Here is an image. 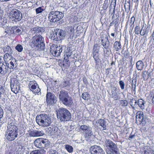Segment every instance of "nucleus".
Masks as SVG:
<instances>
[{"label":"nucleus","mask_w":154,"mask_h":154,"mask_svg":"<svg viewBox=\"0 0 154 154\" xmlns=\"http://www.w3.org/2000/svg\"><path fill=\"white\" fill-rule=\"evenodd\" d=\"M144 154H154V151L151 149L145 150L144 151Z\"/></svg>","instance_id":"8fccbe9b"},{"label":"nucleus","mask_w":154,"mask_h":154,"mask_svg":"<svg viewBox=\"0 0 154 154\" xmlns=\"http://www.w3.org/2000/svg\"><path fill=\"white\" fill-rule=\"evenodd\" d=\"M13 31H14V35H19L21 34L23 31L22 27L18 26H14L12 27Z\"/></svg>","instance_id":"6ab92c4d"},{"label":"nucleus","mask_w":154,"mask_h":154,"mask_svg":"<svg viewBox=\"0 0 154 154\" xmlns=\"http://www.w3.org/2000/svg\"><path fill=\"white\" fill-rule=\"evenodd\" d=\"M59 98L62 103L67 106L70 107L72 104V99L69 96L67 91L63 90L59 94Z\"/></svg>","instance_id":"20e7f679"},{"label":"nucleus","mask_w":154,"mask_h":154,"mask_svg":"<svg viewBox=\"0 0 154 154\" xmlns=\"http://www.w3.org/2000/svg\"><path fill=\"white\" fill-rule=\"evenodd\" d=\"M74 28L73 27L72 28L71 26L69 27L68 28V32L69 34L74 33Z\"/></svg>","instance_id":"052dcab7"},{"label":"nucleus","mask_w":154,"mask_h":154,"mask_svg":"<svg viewBox=\"0 0 154 154\" xmlns=\"http://www.w3.org/2000/svg\"><path fill=\"white\" fill-rule=\"evenodd\" d=\"M44 11V9L41 7H39L35 9V11L37 14L41 13Z\"/></svg>","instance_id":"603ef678"},{"label":"nucleus","mask_w":154,"mask_h":154,"mask_svg":"<svg viewBox=\"0 0 154 154\" xmlns=\"http://www.w3.org/2000/svg\"><path fill=\"white\" fill-rule=\"evenodd\" d=\"M71 85L70 81L69 80H66L62 82L61 86L62 87H65L67 86H69Z\"/></svg>","instance_id":"e433bc0d"},{"label":"nucleus","mask_w":154,"mask_h":154,"mask_svg":"<svg viewBox=\"0 0 154 154\" xmlns=\"http://www.w3.org/2000/svg\"><path fill=\"white\" fill-rule=\"evenodd\" d=\"M42 131H40L36 130L31 131L29 133V135L30 137H36L42 136L44 135Z\"/></svg>","instance_id":"2eb2a0df"},{"label":"nucleus","mask_w":154,"mask_h":154,"mask_svg":"<svg viewBox=\"0 0 154 154\" xmlns=\"http://www.w3.org/2000/svg\"><path fill=\"white\" fill-rule=\"evenodd\" d=\"M108 1H105L104 4H103V9L104 10H106L108 7Z\"/></svg>","instance_id":"4d7b16f0"},{"label":"nucleus","mask_w":154,"mask_h":154,"mask_svg":"<svg viewBox=\"0 0 154 154\" xmlns=\"http://www.w3.org/2000/svg\"><path fill=\"white\" fill-rule=\"evenodd\" d=\"M64 16V13L58 11H51L48 15V20L51 22L55 23L61 19Z\"/></svg>","instance_id":"39448f33"},{"label":"nucleus","mask_w":154,"mask_h":154,"mask_svg":"<svg viewBox=\"0 0 154 154\" xmlns=\"http://www.w3.org/2000/svg\"><path fill=\"white\" fill-rule=\"evenodd\" d=\"M119 85L122 90H123L125 88V84L123 81L122 80H120L119 82Z\"/></svg>","instance_id":"c03bdc74"},{"label":"nucleus","mask_w":154,"mask_h":154,"mask_svg":"<svg viewBox=\"0 0 154 154\" xmlns=\"http://www.w3.org/2000/svg\"><path fill=\"white\" fill-rule=\"evenodd\" d=\"M65 147L66 149L69 153H72L73 152V148L71 145L68 144H65Z\"/></svg>","instance_id":"4c0bfd02"},{"label":"nucleus","mask_w":154,"mask_h":154,"mask_svg":"<svg viewBox=\"0 0 154 154\" xmlns=\"http://www.w3.org/2000/svg\"><path fill=\"white\" fill-rule=\"evenodd\" d=\"M12 13L13 20L17 22L21 20L22 18V14L20 11L18 10H13L12 11Z\"/></svg>","instance_id":"9d476101"},{"label":"nucleus","mask_w":154,"mask_h":154,"mask_svg":"<svg viewBox=\"0 0 154 154\" xmlns=\"http://www.w3.org/2000/svg\"><path fill=\"white\" fill-rule=\"evenodd\" d=\"M122 46L120 42L116 41L114 44L113 48L117 51H118L121 49Z\"/></svg>","instance_id":"c756f323"},{"label":"nucleus","mask_w":154,"mask_h":154,"mask_svg":"<svg viewBox=\"0 0 154 154\" xmlns=\"http://www.w3.org/2000/svg\"><path fill=\"white\" fill-rule=\"evenodd\" d=\"M14 31H13L12 27L6 29L5 30L4 34L5 35L8 36L10 35H14Z\"/></svg>","instance_id":"bb28decb"},{"label":"nucleus","mask_w":154,"mask_h":154,"mask_svg":"<svg viewBox=\"0 0 154 154\" xmlns=\"http://www.w3.org/2000/svg\"><path fill=\"white\" fill-rule=\"evenodd\" d=\"M114 24H115V25L116 26L117 25H118V17L116 18L114 20H112Z\"/></svg>","instance_id":"338daca9"},{"label":"nucleus","mask_w":154,"mask_h":154,"mask_svg":"<svg viewBox=\"0 0 154 154\" xmlns=\"http://www.w3.org/2000/svg\"><path fill=\"white\" fill-rule=\"evenodd\" d=\"M90 151L91 154H105L103 149L96 145L91 146L90 148Z\"/></svg>","instance_id":"6e6552de"},{"label":"nucleus","mask_w":154,"mask_h":154,"mask_svg":"<svg viewBox=\"0 0 154 154\" xmlns=\"http://www.w3.org/2000/svg\"><path fill=\"white\" fill-rule=\"evenodd\" d=\"M4 60L5 62L12 60H16L12 55V54L10 53H5L3 57Z\"/></svg>","instance_id":"412c9836"},{"label":"nucleus","mask_w":154,"mask_h":154,"mask_svg":"<svg viewBox=\"0 0 154 154\" xmlns=\"http://www.w3.org/2000/svg\"><path fill=\"white\" fill-rule=\"evenodd\" d=\"M93 56L95 61L96 65L98 64V63L100 61V56L99 55V53H93Z\"/></svg>","instance_id":"473e14b6"},{"label":"nucleus","mask_w":154,"mask_h":154,"mask_svg":"<svg viewBox=\"0 0 154 154\" xmlns=\"http://www.w3.org/2000/svg\"><path fill=\"white\" fill-rule=\"evenodd\" d=\"M5 87L1 85H0V92L4 94L5 92Z\"/></svg>","instance_id":"13d9d810"},{"label":"nucleus","mask_w":154,"mask_h":154,"mask_svg":"<svg viewBox=\"0 0 154 154\" xmlns=\"http://www.w3.org/2000/svg\"><path fill=\"white\" fill-rule=\"evenodd\" d=\"M147 72L146 71H144L142 73V77L143 78L144 80L146 79V75Z\"/></svg>","instance_id":"69168bd1"},{"label":"nucleus","mask_w":154,"mask_h":154,"mask_svg":"<svg viewBox=\"0 0 154 154\" xmlns=\"http://www.w3.org/2000/svg\"><path fill=\"white\" fill-rule=\"evenodd\" d=\"M58 30L61 40H62L65 39L67 35L66 31L64 30L61 29H58Z\"/></svg>","instance_id":"5701e85b"},{"label":"nucleus","mask_w":154,"mask_h":154,"mask_svg":"<svg viewBox=\"0 0 154 154\" xmlns=\"http://www.w3.org/2000/svg\"><path fill=\"white\" fill-rule=\"evenodd\" d=\"M144 66V63L141 60L138 61L136 63V68L138 70H141L143 69Z\"/></svg>","instance_id":"b1692460"},{"label":"nucleus","mask_w":154,"mask_h":154,"mask_svg":"<svg viewBox=\"0 0 154 154\" xmlns=\"http://www.w3.org/2000/svg\"><path fill=\"white\" fill-rule=\"evenodd\" d=\"M145 102L142 99H139L137 101V104L140 109H142L145 108Z\"/></svg>","instance_id":"2f4dec72"},{"label":"nucleus","mask_w":154,"mask_h":154,"mask_svg":"<svg viewBox=\"0 0 154 154\" xmlns=\"http://www.w3.org/2000/svg\"><path fill=\"white\" fill-rule=\"evenodd\" d=\"M38 85L37 83H35L34 84L32 85L30 88V90H34L36 88V86Z\"/></svg>","instance_id":"0e129e2a"},{"label":"nucleus","mask_w":154,"mask_h":154,"mask_svg":"<svg viewBox=\"0 0 154 154\" xmlns=\"http://www.w3.org/2000/svg\"><path fill=\"white\" fill-rule=\"evenodd\" d=\"M56 97L52 93L48 92L46 95V102L48 103L52 104L57 101Z\"/></svg>","instance_id":"1a4fd4ad"},{"label":"nucleus","mask_w":154,"mask_h":154,"mask_svg":"<svg viewBox=\"0 0 154 154\" xmlns=\"http://www.w3.org/2000/svg\"><path fill=\"white\" fill-rule=\"evenodd\" d=\"M111 95L112 97L115 100H116L118 99L117 93L112 94Z\"/></svg>","instance_id":"680f3d73"},{"label":"nucleus","mask_w":154,"mask_h":154,"mask_svg":"<svg viewBox=\"0 0 154 154\" xmlns=\"http://www.w3.org/2000/svg\"><path fill=\"white\" fill-rule=\"evenodd\" d=\"M140 27L139 26H136L135 28V33L137 35L140 34Z\"/></svg>","instance_id":"5fc2aeb1"},{"label":"nucleus","mask_w":154,"mask_h":154,"mask_svg":"<svg viewBox=\"0 0 154 154\" xmlns=\"http://www.w3.org/2000/svg\"><path fill=\"white\" fill-rule=\"evenodd\" d=\"M128 102L126 100H122L121 101L120 105L121 106H127Z\"/></svg>","instance_id":"a18cd8bd"},{"label":"nucleus","mask_w":154,"mask_h":154,"mask_svg":"<svg viewBox=\"0 0 154 154\" xmlns=\"http://www.w3.org/2000/svg\"><path fill=\"white\" fill-rule=\"evenodd\" d=\"M36 121L39 125L43 127H46L51 125L53 122V119L49 115L43 113L38 115L36 116Z\"/></svg>","instance_id":"f03ea898"},{"label":"nucleus","mask_w":154,"mask_h":154,"mask_svg":"<svg viewBox=\"0 0 154 154\" xmlns=\"http://www.w3.org/2000/svg\"><path fill=\"white\" fill-rule=\"evenodd\" d=\"M56 112L57 118L61 122L68 121L71 118V113L66 109L61 107Z\"/></svg>","instance_id":"7ed1b4c3"},{"label":"nucleus","mask_w":154,"mask_h":154,"mask_svg":"<svg viewBox=\"0 0 154 154\" xmlns=\"http://www.w3.org/2000/svg\"><path fill=\"white\" fill-rule=\"evenodd\" d=\"M135 101V98H133L132 99L130 100V105L131 106H132L133 105Z\"/></svg>","instance_id":"774afa93"},{"label":"nucleus","mask_w":154,"mask_h":154,"mask_svg":"<svg viewBox=\"0 0 154 154\" xmlns=\"http://www.w3.org/2000/svg\"><path fill=\"white\" fill-rule=\"evenodd\" d=\"M105 145L109 151L107 154H118L119 149L117 145L112 141L107 140L105 141Z\"/></svg>","instance_id":"423d86ee"},{"label":"nucleus","mask_w":154,"mask_h":154,"mask_svg":"<svg viewBox=\"0 0 154 154\" xmlns=\"http://www.w3.org/2000/svg\"><path fill=\"white\" fill-rule=\"evenodd\" d=\"M15 49L19 52H21L23 50V47L22 45L20 44H18L15 47Z\"/></svg>","instance_id":"37998d69"},{"label":"nucleus","mask_w":154,"mask_h":154,"mask_svg":"<svg viewBox=\"0 0 154 154\" xmlns=\"http://www.w3.org/2000/svg\"><path fill=\"white\" fill-rule=\"evenodd\" d=\"M34 143L36 147L39 149L42 148V138L37 139L35 140Z\"/></svg>","instance_id":"aec40b11"},{"label":"nucleus","mask_w":154,"mask_h":154,"mask_svg":"<svg viewBox=\"0 0 154 154\" xmlns=\"http://www.w3.org/2000/svg\"><path fill=\"white\" fill-rule=\"evenodd\" d=\"M82 97L85 100H88L90 98V95L88 92H85L82 94Z\"/></svg>","instance_id":"ea45409f"},{"label":"nucleus","mask_w":154,"mask_h":154,"mask_svg":"<svg viewBox=\"0 0 154 154\" xmlns=\"http://www.w3.org/2000/svg\"><path fill=\"white\" fill-rule=\"evenodd\" d=\"M150 7L154 9V0H149Z\"/></svg>","instance_id":"bf43d9fd"},{"label":"nucleus","mask_w":154,"mask_h":154,"mask_svg":"<svg viewBox=\"0 0 154 154\" xmlns=\"http://www.w3.org/2000/svg\"><path fill=\"white\" fill-rule=\"evenodd\" d=\"M143 27L140 31V34L141 35H147L149 32V28L147 27L145 29H143Z\"/></svg>","instance_id":"72a5a7b5"},{"label":"nucleus","mask_w":154,"mask_h":154,"mask_svg":"<svg viewBox=\"0 0 154 154\" xmlns=\"http://www.w3.org/2000/svg\"><path fill=\"white\" fill-rule=\"evenodd\" d=\"M150 99H152V102L154 104V90L150 92Z\"/></svg>","instance_id":"3c124183"},{"label":"nucleus","mask_w":154,"mask_h":154,"mask_svg":"<svg viewBox=\"0 0 154 154\" xmlns=\"http://www.w3.org/2000/svg\"><path fill=\"white\" fill-rule=\"evenodd\" d=\"M98 48V45L97 44L94 45L93 48V54L99 53V51Z\"/></svg>","instance_id":"79ce46f5"},{"label":"nucleus","mask_w":154,"mask_h":154,"mask_svg":"<svg viewBox=\"0 0 154 154\" xmlns=\"http://www.w3.org/2000/svg\"><path fill=\"white\" fill-rule=\"evenodd\" d=\"M98 123L99 125L101 126L103 128L102 129V130H106V122L104 120L102 119H100L98 120Z\"/></svg>","instance_id":"393cba45"},{"label":"nucleus","mask_w":154,"mask_h":154,"mask_svg":"<svg viewBox=\"0 0 154 154\" xmlns=\"http://www.w3.org/2000/svg\"><path fill=\"white\" fill-rule=\"evenodd\" d=\"M18 132L7 131L6 134L7 139L9 141L14 140L17 137Z\"/></svg>","instance_id":"f8f14e48"},{"label":"nucleus","mask_w":154,"mask_h":154,"mask_svg":"<svg viewBox=\"0 0 154 154\" xmlns=\"http://www.w3.org/2000/svg\"><path fill=\"white\" fill-rule=\"evenodd\" d=\"M84 133L86 137L89 138L91 137L93 135L92 128L90 127Z\"/></svg>","instance_id":"a878e982"},{"label":"nucleus","mask_w":154,"mask_h":154,"mask_svg":"<svg viewBox=\"0 0 154 154\" xmlns=\"http://www.w3.org/2000/svg\"><path fill=\"white\" fill-rule=\"evenodd\" d=\"M46 151L44 149H37L33 150L30 154H46Z\"/></svg>","instance_id":"cd10ccee"},{"label":"nucleus","mask_w":154,"mask_h":154,"mask_svg":"<svg viewBox=\"0 0 154 154\" xmlns=\"http://www.w3.org/2000/svg\"><path fill=\"white\" fill-rule=\"evenodd\" d=\"M3 51L5 53H10L12 54V51L11 47L9 46H5L3 48Z\"/></svg>","instance_id":"7c9ffc66"},{"label":"nucleus","mask_w":154,"mask_h":154,"mask_svg":"<svg viewBox=\"0 0 154 154\" xmlns=\"http://www.w3.org/2000/svg\"><path fill=\"white\" fill-rule=\"evenodd\" d=\"M11 89L12 91L15 93H17L19 92L20 90V86H16L15 87L12 86Z\"/></svg>","instance_id":"58836bf2"},{"label":"nucleus","mask_w":154,"mask_h":154,"mask_svg":"<svg viewBox=\"0 0 154 154\" xmlns=\"http://www.w3.org/2000/svg\"><path fill=\"white\" fill-rule=\"evenodd\" d=\"M11 87L12 86L15 87L16 86H20L19 81L15 79H13L11 80L10 83Z\"/></svg>","instance_id":"c85d7f7f"},{"label":"nucleus","mask_w":154,"mask_h":154,"mask_svg":"<svg viewBox=\"0 0 154 154\" xmlns=\"http://www.w3.org/2000/svg\"><path fill=\"white\" fill-rule=\"evenodd\" d=\"M116 0H112L110 5V8H111V7H112L113 5L114 7L113 8L115 9L116 5Z\"/></svg>","instance_id":"864d4df0"},{"label":"nucleus","mask_w":154,"mask_h":154,"mask_svg":"<svg viewBox=\"0 0 154 154\" xmlns=\"http://www.w3.org/2000/svg\"><path fill=\"white\" fill-rule=\"evenodd\" d=\"M8 70L5 64L0 63V73L2 74H5L7 72Z\"/></svg>","instance_id":"a211bd4d"},{"label":"nucleus","mask_w":154,"mask_h":154,"mask_svg":"<svg viewBox=\"0 0 154 154\" xmlns=\"http://www.w3.org/2000/svg\"><path fill=\"white\" fill-rule=\"evenodd\" d=\"M118 89L116 87H111V92L112 94L117 93Z\"/></svg>","instance_id":"de8ad7c7"},{"label":"nucleus","mask_w":154,"mask_h":154,"mask_svg":"<svg viewBox=\"0 0 154 154\" xmlns=\"http://www.w3.org/2000/svg\"><path fill=\"white\" fill-rule=\"evenodd\" d=\"M48 152V154H58V152L56 150H53L52 149H49Z\"/></svg>","instance_id":"49530a36"},{"label":"nucleus","mask_w":154,"mask_h":154,"mask_svg":"<svg viewBox=\"0 0 154 154\" xmlns=\"http://www.w3.org/2000/svg\"><path fill=\"white\" fill-rule=\"evenodd\" d=\"M6 20H4V19L2 18V17L0 18V26H3L5 25V23H6Z\"/></svg>","instance_id":"6e6d98bb"},{"label":"nucleus","mask_w":154,"mask_h":154,"mask_svg":"<svg viewBox=\"0 0 154 154\" xmlns=\"http://www.w3.org/2000/svg\"><path fill=\"white\" fill-rule=\"evenodd\" d=\"M132 88L131 89L133 91L134 93H135L136 92V85H134L133 84H132Z\"/></svg>","instance_id":"e2e57ef3"},{"label":"nucleus","mask_w":154,"mask_h":154,"mask_svg":"<svg viewBox=\"0 0 154 154\" xmlns=\"http://www.w3.org/2000/svg\"><path fill=\"white\" fill-rule=\"evenodd\" d=\"M16 62V60H13L10 61H5V64L6 65L8 69H9L10 72L13 71L15 68L14 65V63Z\"/></svg>","instance_id":"ddd939ff"},{"label":"nucleus","mask_w":154,"mask_h":154,"mask_svg":"<svg viewBox=\"0 0 154 154\" xmlns=\"http://www.w3.org/2000/svg\"><path fill=\"white\" fill-rule=\"evenodd\" d=\"M43 28L38 26L32 28L29 32V35L33 36L31 39L30 45L31 47L34 49L39 51H42L45 52V54H47L46 51H45V46L44 37L40 34H39L42 32Z\"/></svg>","instance_id":"f257e3e1"},{"label":"nucleus","mask_w":154,"mask_h":154,"mask_svg":"<svg viewBox=\"0 0 154 154\" xmlns=\"http://www.w3.org/2000/svg\"><path fill=\"white\" fill-rule=\"evenodd\" d=\"M42 148H44L47 150H48L50 148V143L48 140L46 139H44L42 138Z\"/></svg>","instance_id":"dca6fc26"},{"label":"nucleus","mask_w":154,"mask_h":154,"mask_svg":"<svg viewBox=\"0 0 154 154\" xmlns=\"http://www.w3.org/2000/svg\"><path fill=\"white\" fill-rule=\"evenodd\" d=\"M53 40L56 41H61V38L60 35H59L58 29H55L54 32H53Z\"/></svg>","instance_id":"4be33fe9"},{"label":"nucleus","mask_w":154,"mask_h":154,"mask_svg":"<svg viewBox=\"0 0 154 154\" xmlns=\"http://www.w3.org/2000/svg\"><path fill=\"white\" fill-rule=\"evenodd\" d=\"M63 46H51L50 48V52L51 54L54 56L58 57L60 55V54L62 51Z\"/></svg>","instance_id":"0eeeda50"},{"label":"nucleus","mask_w":154,"mask_h":154,"mask_svg":"<svg viewBox=\"0 0 154 154\" xmlns=\"http://www.w3.org/2000/svg\"><path fill=\"white\" fill-rule=\"evenodd\" d=\"M130 0H129L127 2H125L124 5L125 11L127 13L129 12L130 10Z\"/></svg>","instance_id":"f704fd0d"},{"label":"nucleus","mask_w":154,"mask_h":154,"mask_svg":"<svg viewBox=\"0 0 154 154\" xmlns=\"http://www.w3.org/2000/svg\"><path fill=\"white\" fill-rule=\"evenodd\" d=\"M45 132L46 134L48 136H51L53 135V128L51 127L46 128Z\"/></svg>","instance_id":"c9c22d12"},{"label":"nucleus","mask_w":154,"mask_h":154,"mask_svg":"<svg viewBox=\"0 0 154 154\" xmlns=\"http://www.w3.org/2000/svg\"><path fill=\"white\" fill-rule=\"evenodd\" d=\"M137 121L140 122V124H144L145 123V119L143 116V112H138L136 116Z\"/></svg>","instance_id":"9b49d317"},{"label":"nucleus","mask_w":154,"mask_h":154,"mask_svg":"<svg viewBox=\"0 0 154 154\" xmlns=\"http://www.w3.org/2000/svg\"><path fill=\"white\" fill-rule=\"evenodd\" d=\"M18 129L14 123H8L7 131L18 132Z\"/></svg>","instance_id":"4468645a"},{"label":"nucleus","mask_w":154,"mask_h":154,"mask_svg":"<svg viewBox=\"0 0 154 154\" xmlns=\"http://www.w3.org/2000/svg\"><path fill=\"white\" fill-rule=\"evenodd\" d=\"M102 45L105 49H109V42L107 37H105L101 40Z\"/></svg>","instance_id":"f3484780"},{"label":"nucleus","mask_w":154,"mask_h":154,"mask_svg":"<svg viewBox=\"0 0 154 154\" xmlns=\"http://www.w3.org/2000/svg\"><path fill=\"white\" fill-rule=\"evenodd\" d=\"M135 20V17L133 16L130 19V22L129 25L130 26H132V25H134V23Z\"/></svg>","instance_id":"09e8293b"},{"label":"nucleus","mask_w":154,"mask_h":154,"mask_svg":"<svg viewBox=\"0 0 154 154\" xmlns=\"http://www.w3.org/2000/svg\"><path fill=\"white\" fill-rule=\"evenodd\" d=\"M90 127L88 125H83L80 126L79 128L81 130L83 131V132H84Z\"/></svg>","instance_id":"a19ab883"}]
</instances>
